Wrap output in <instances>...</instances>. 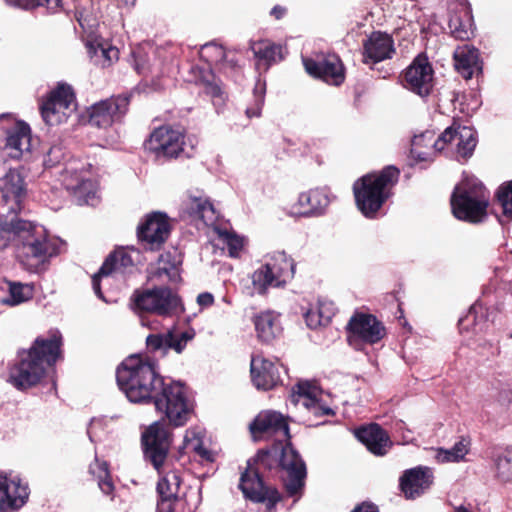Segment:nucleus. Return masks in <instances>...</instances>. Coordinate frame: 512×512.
Wrapping results in <instances>:
<instances>
[{
    "label": "nucleus",
    "instance_id": "obj_22",
    "mask_svg": "<svg viewBox=\"0 0 512 512\" xmlns=\"http://www.w3.org/2000/svg\"><path fill=\"white\" fill-rule=\"evenodd\" d=\"M306 72L328 84L339 85L344 81L343 65L336 55H321L316 59L303 58Z\"/></svg>",
    "mask_w": 512,
    "mask_h": 512
},
{
    "label": "nucleus",
    "instance_id": "obj_24",
    "mask_svg": "<svg viewBox=\"0 0 512 512\" xmlns=\"http://www.w3.org/2000/svg\"><path fill=\"white\" fill-rule=\"evenodd\" d=\"M28 486L17 476L0 475V511L13 512L28 499Z\"/></svg>",
    "mask_w": 512,
    "mask_h": 512
},
{
    "label": "nucleus",
    "instance_id": "obj_58",
    "mask_svg": "<svg viewBox=\"0 0 512 512\" xmlns=\"http://www.w3.org/2000/svg\"><path fill=\"white\" fill-rule=\"evenodd\" d=\"M172 499L173 498H161L160 502H158V505H157V511L158 512H173Z\"/></svg>",
    "mask_w": 512,
    "mask_h": 512
},
{
    "label": "nucleus",
    "instance_id": "obj_36",
    "mask_svg": "<svg viewBox=\"0 0 512 512\" xmlns=\"http://www.w3.org/2000/svg\"><path fill=\"white\" fill-rule=\"evenodd\" d=\"M216 234L215 245L228 250V255L237 258L244 246V239L227 227H222L218 222L212 227Z\"/></svg>",
    "mask_w": 512,
    "mask_h": 512
},
{
    "label": "nucleus",
    "instance_id": "obj_18",
    "mask_svg": "<svg viewBox=\"0 0 512 512\" xmlns=\"http://www.w3.org/2000/svg\"><path fill=\"white\" fill-rule=\"evenodd\" d=\"M404 87L420 97L430 94L433 69L425 56L416 57L403 74Z\"/></svg>",
    "mask_w": 512,
    "mask_h": 512
},
{
    "label": "nucleus",
    "instance_id": "obj_8",
    "mask_svg": "<svg viewBox=\"0 0 512 512\" xmlns=\"http://www.w3.org/2000/svg\"><path fill=\"white\" fill-rule=\"evenodd\" d=\"M490 194L476 178L466 177L451 196L453 215L469 223H481L487 217Z\"/></svg>",
    "mask_w": 512,
    "mask_h": 512
},
{
    "label": "nucleus",
    "instance_id": "obj_42",
    "mask_svg": "<svg viewBox=\"0 0 512 512\" xmlns=\"http://www.w3.org/2000/svg\"><path fill=\"white\" fill-rule=\"evenodd\" d=\"M8 285V295L1 300L3 304L17 306L32 298L33 292L29 285L17 282H9Z\"/></svg>",
    "mask_w": 512,
    "mask_h": 512
},
{
    "label": "nucleus",
    "instance_id": "obj_15",
    "mask_svg": "<svg viewBox=\"0 0 512 512\" xmlns=\"http://www.w3.org/2000/svg\"><path fill=\"white\" fill-rule=\"evenodd\" d=\"M128 95L113 96L93 104L89 110V123L98 128H108L121 121L128 111Z\"/></svg>",
    "mask_w": 512,
    "mask_h": 512
},
{
    "label": "nucleus",
    "instance_id": "obj_64",
    "mask_svg": "<svg viewBox=\"0 0 512 512\" xmlns=\"http://www.w3.org/2000/svg\"><path fill=\"white\" fill-rule=\"evenodd\" d=\"M223 301L226 302L227 304H230V301L226 297L223 298Z\"/></svg>",
    "mask_w": 512,
    "mask_h": 512
},
{
    "label": "nucleus",
    "instance_id": "obj_38",
    "mask_svg": "<svg viewBox=\"0 0 512 512\" xmlns=\"http://www.w3.org/2000/svg\"><path fill=\"white\" fill-rule=\"evenodd\" d=\"M335 314V305L331 301H319L317 307L309 309L304 317L308 327L315 329L330 322Z\"/></svg>",
    "mask_w": 512,
    "mask_h": 512
},
{
    "label": "nucleus",
    "instance_id": "obj_13",
    "mask_svg": "<svg viewBox=\"0 0 512 512\" xmlns=\"http://www.w3.org/2000/svg\"><path fill=\"white\" fill-rule=\"evenodd\" d=\"M250 430L256 440L274 438L278 444H275L271 450L275 447L281 449L287 445L292 447L291 443L287 442L290 437L289 427L281 413L276 411H263L259 413L250 424Z\"/></svg>",
    "mask_w": 512,
    "mask_h": 512
},
{
    "label": "nucleus",
    "instance_id": "obj_5",
    "mask_svg": "<svg viewBox=\"0 0 512 512\" xmlns=\"http://www.w3.org/2000/svg\"><path fill=\"white\" fill-rule=\"evenodd\" d=\"M116 380L120 390L133 403H148L162 384L156 363L148 357L132 355L118 367Z\"/></svg>",
    "mask_w": 512,
    "mask_h": 512
},
{
    "label": "nucleus",
    "instance_id": "obj_57",
    "mask_svg": "<svg viewBox=\"0 0 512 512\" xmlns=\"http://www.w3.org/2000/svg\"><path fill=\"white\" fill-rule=\"evenodd\" d=\"M214 297L211 293L204 292L198 295L197 297V303L201 307H209L213 304Z\"/></svg>",
    "mask_w": 512,
    "mask_h": 512
},
{
    "label": "nucleus",
    "instance_id": "obj_9",
    "mask_svg": "<svg viewBox=\"0 0 512 512\" xmlns=\"http://www.w3.org/2000/svg\"><path fill=\"white\" fill-rule=\"evenodd\" d=\"M158 412L162 413L175 427L183 426L193 412V404L188 397L187 387L180 381L165 382L159 385L151 398Z\"/></svg>",
    "mask_w": 512,
    "mask_h": 512
},
{
    "label": "nucleus",
    "instance_id": "obj_26",
    "mask_svg": "<svg viewBox=\"0 0 512 512\" xmlns=\"http://www.w3.org/2000/svg\"><path fill=\"white\" fill-rule=\"evenodd\" d=\"M394 53L392 37L383 32H373L363 43V62L366 64L391 59Z\"/></svg>",
    "mask_w": 512,
    "mask_h": 512
},
{
    "label": "nucleus",
    "instance_id": "obj_50",
    "mask_svg": "<svg viewBox=\"0 0 512 512\" xmlns=\"http://www.w3.org/2000/svg\"><path fill=\"white\" fill-rule=\"evenodd\" d=\"M450 32L456 39L465 40L470 37L472 31L468 22L463 23L459 17H453L449 21Z\"/></svg>",
    "mask_w": 512,
    "mask_h": 512
},
{
    "label": "nucleus",
    "instance_id": "obj_46",
    "mask_svg": "<svg viewBox=\"0 0 512 512\" xmlns=\"http://www.w3.org/2000/svg\"><path fill=\"white\" fill-rule=\"evenodd\" d=\"M89 469L90 472L97 477L98 485L102 492L109 495L113 491L114 486L109 477L107 463L95 459L94 464H91Z\"/></svg>",
    "mask_w": 512,
    "mask_h": 512
},
{
    "label": "nucleus",
    "instance_id": "obj_56",
    "mask_svg": "<svg viewBox=\"0 0 512 512\" xmlns=\"http://www.w3.org/2000/svg\"><path fill=\"white\" fill-rule=\"evenodd\" d=\"M102 425V422L101 420L99 419H92L91 422H90V425H89V428L87 430V434L89 436V439L94 442L97 438V428H100Z\"/></svg>",
    "mask_w": 512,
    "mask_h": 512
},
{
    "label": "nucleus",
    "instance_id": "obj_25",
    "mask_svg": "<svg viewBox=\"0 0 512 512\" xmlns=\"http://www.w3.org/2000/svg\"><path fill=\"white\" fill-rule=\"evenodd\" d=\"M250 372L252 383L258 390L273 389L281 382L278 366L262 355L252 356Z\"/></svg>",
    "mask_w": 512,
    "mask_h": 512
},
{
    "label": "nucleus",
    "instance_id": "obj_61",
    "mask_svg": "<svg viewBox=\"0 0 512 512\" xmlns=\"http://www.w3.org/2000/svg\"><path fill=\"white\" fill-rule=\"evenodd\" d=\"M202 437L201 431L196 429H188L185 433L184 440H197Z\"/></svg>",
    "mask_w": 512,
    "mask_h": 512
},
{
    "label": "nucleus",
    "instance_id": "obj_63",
    "mask_svg": "<svg viewBox=\"0 0 512 512\" xmlns=\"http://www.w3.org/2000/svg\"><path fill=\"white\" fill-rule=\"evenodd\" d=\"M77 20H78L80 26L84 28V22L82 20V17L77 18Z\"/></svg>",
    "mask_w": 512,
    "mask_h": 512
},
{
    "label": "nucleus",
    "instance_id": "obj_39",
    "mask_svg": "<svg viewBox=\"0 0 512 512\" xmlns=\"http://www.w3.org/2000/svg\"><path fill=\"white\" fill-rule=\"evenodd\" d=\"M254 55L259 60V65L263 62L265 69L271 64L281 61L283 59V48L280 45L270 43L268 41H261L252 46Z\"/></svg>",
    "mask_w": 512,
    "mask_h": 512
},
{
    "label": "nucleus",
    "instance_id": "obj_51",
    "mask_svg": "<svg viewBox=\"0 0 512 512\" xmlns=\"http://www.w3.org/2000/svg\"><path fill=\"white\" fill-rule=\"evenodd\" d=\"M183 448L195 452L198 456H200L202 459L206 461H213V455L212 453L203 447L202 444V437L197 440H184L183 441Z\"/></svg>",
    "mask_w": 512,
    "mask_h": 512
},
{
    "label": "nucleus",
    "instance_id": "obj_28",
    "mask_svg": "<svg viewBox=\"0 0 512 512\" xmlns=\"http://www.w3.org/2000/svg\"><path fill=\"white\" fill-rule=\"evenodd\" d=\"M330 203L327 192L323 189H311L299 194L293 206L294 212L304 217L322 215Z\"/></svg>",
    "mask_w": 512,
    "mask_h": 512
},
{
    "label": "nucleus",
    "instance_id": "obj_49",
    "mask_svg": "<svg viewBox=\"0 0 512 512\" xmlns=\"http://www.w3.org/2000/svg\"><path fill=\"white\" fill-rule=\"evenodd\" d=\"M497 200L502 207L503 217L512 220V181L501 185L497 191Z\"/></svg>",
    "mask_w": 512,
    "mask_h": 512
},
{
    "label": "nucleus",
    "instance_id": "obj_3",
    "mask_svg": "<svg viewBox=\"0 0 512 512\" xmlns=\"http://www.w3.org/2000/svg\"><path fill=\"white\" fill-rule=\"evenodd\" d=\"M476 144V132L471 127L453 124L437 139L434 132L427 130L411 140V164L431 162L437 152L455 156L458 161L467 160L472 156Z\"/></svg>",
    "mask_w": 512,
    "mask_h": 512
},
{
    "label": "nucleus",
    "instance_id": "obj_11",
    "mask_svg": "<svg viewBox=\"0 0 512 512\" xmlns=\"http://www.w3.org/2000/svg\"><path fill=\"white\" fill-rule=\"evenodd\" d=\"M61 182L78 198L80 204H93L96 184L90 179L84 163L78 160L69 161L61 173Z\"/></svg>",
    "mask_w": 512,
    "mask_h": 512
},
{
    "label": "nucleus",
    "instance_id": "obj_12",
    "mask_svg": "<svg viewBox=\"0 0 512 512\" xmlns=\"http://www.w3.org/2000/svg\"><path fill=\"white\" fill-rule=\"evenodd\" d=\"M46 124L53 126L65 122L75 110V95L71 86L59 85L40 106Z\"/></svg>",
    "mask_w": 512,
    "mask_h": 512
},
{
    "label": "nucleus",
    "instance_id": "obj_23",
    "mask_svg": "<svg viewBox=\"0 0 512 512\" xmlns=\"http://www.w3.org/2000/svg\"><path fill=\"white\" fill-rule=\"evenodd\" d=\"M170 226L164 214L155 212L148 215L138 227V238L146 249L158 250L168 238Z\"/></svg>",
    "mask_w": 512,
    "mask_h": 512
},
{
    "label": "nucleus",
    "instance_id": "obj_37",
    "mask_svg": "<svg viewBox=\"0 0 512 512\" xmlns=\"http://www.w3.org/2000/svg\"><path fill=\"white\" fill-rule=\"evenodd\" d=\"M255 329L259 339L263 342H270L281 332L279 316L274 312H262L255 317Z\"/></svg>",
    "mask_w": 512,
    "mask_h": 512
},
{
    "label": "nucleus",
    "instance_id": "obj_40",
    "mask_svg": "<svg viewBox=\"0 0 512 512\" xmlns=\"http://www.w3.org/2000/svg\"><path fill=\"white\" fill-rule=\"evenodd\" d=\"M469 444L470 442L467 439L461 438L450 449H437L435 459L439 463L459 462L464 459L465 455L468 453Z\"/></svg>",
    "mask_w": 512,
    "mask_h": 512
},
{
    "label": "nucleus",
    "instance_id": "obj_30",
    "mask_svg": "<svg viewBox=\"0 0 512 512\" xmlns=\"http://www.w3.org/2000/svg\"><path fill=\"white\" fill-rule=\"evenodd\" d=\"M30 128L25 123H17L13 129L8 132L5 144L6 155L12 159H20L24 154H28L31 148Z\"/></svg>",
    "mask_w": 512,
    "mask_h": 512
},
{
    "label": "nucleus",
    "instance_id": "obj_41",
    "mask_svg": "<svg viewBox=\"0 0 512 512\" xmlns=\"http://www.w3.org/2000/svg\"><path fill=\"white\" fill-rule=\"evenodd\" d=\"M5 2L10 6L26 10L41 6L51 13H56L66 9L67 0H5Z\"/></svg>",
    "mask_w": 512,
    "mask_h": 512
},
{
    "label": "nucleus",
    "instance_id": "obj_7",
    "mask_svg": "<svg viewBox=\"0 0 512 512\" xmlns=\"http://www.w3.org/2000/svg\"><path fill=\"white\" fill-rule=\"evenodd\" d=\"M398 177L399 170L388 166L378 173L364 175L354 183L356 205L365 217H375L391 196V189L398 181Z\"/></svg>",
    "mask_w": 512,
    "mask_h": 512
},
{
    "label": "nucleus",
    "instance_id": "obj_10",
    "mask_svg": "<svg viewBox=\"0 0 512 512\" xmlns=\"http://www.w3.org/2000/svg\"><path fill=\"white\" fill-rule=\"evenodd\" d=\"M133 302L136 309L163 317H171L183 311L180 298L167 287L136 292Z\"/></svg>",
    "mask_w": 512,
    "mask_h": 512
},
{
    "label": "nucleus",
    "instance_id": "obj_2",
    "mask_svg": "<svg viewBox=\"0 0 512 512\" xmlns=\"http://www.w3.org/2000/svg\"><path fill=\"white\" fill-rule=\"evenodd\" d=\"M62 336L51 331L47 337H38L27 351L18 353L17 360L9 367L7 381L17 390L35 386L44 376L46 368L53 366L60 357Z\"/></svg>",
    "mask_w": 512,
    "mask_h": 512
},
{
    "label": "nucleus",
    "instance_id": "obj_45",
    "mask_svg": "<svg viewBox=\"0 0 512 512\" xmlns=\"http://www.w3.org/2000/svg\"><path fill=\"white\" fill-rule=\"evenodd\" d=\"M266 83L260 78L257 79L253 89V101L246 108L245 114L248 118L260 117L265 101Z\"/></svg>",
    "mask_w": 512,
    "mask_h": 512
},
{
    "label": "nucleus",
    "instance_id": "obj_44",
    "mask_svg": "<svg viewBox=\"0 0 512 512\" xmlns=\"http://www.w3.org/2000/svg\"><path fill=\"white\" fill-rule=\"evenodd\" d=\"M496 476L503 482L512 481V448H507L495 458Z\"/></svg>",
    "mask_w": 512,
    "mask_h": 512
},
{
    "label": "nucleus",
    "instance_id": "obj_52",
    "mask_svg": "<svg viewBox=\"0 0 512 512\" xmlns=\"http://www.w3.org/2000/svg\"><path fill=\"white\" fill-rule=\"evenodd\" d=\"M64 154L63 147L60 144L52 145L46 154L44 165L46 167L57 165L64 158Z\"/></svg>",
    "mask_w": 512,
    "mask_h": 512
},
{
    "label": "nucleus",
    "instance_id": "obj_34",
    "mask_svg": "<svg viewBox=\"0 0 512 512\" xmlns=\"http://www.w3.org/2000/svg\"><path fill=\"white\" fill-rule=\"evenodd\" d=\"M265 264L282 286L294 277L295 262L284 251L269 254Z\"/></svg>",
    "mask_w": 512,
    "mask_h": 512
},
{
    "label": "nucleus",
    "instance_id": "obj_43",
    "mask_svg": "<svg viewBox=\"0 0 512 512\" xmlns=\"http://www.w3.org/2000/svg\"><path fill=\"white\" fill-rule=\"evenodd\" d=\"M269 269L264 263L252 274V284L259 294H264L269 287L282 286Z\"/></svg>",
    "mask_w": 512,
    "mask_h": 512
},
{
    "label": "nucleus",
    "instance_id": "obj_27",
    "mask_svg": "<svg viewBox=\"0 0 512 512\" xmlns=\"http://www.w3.org/2000/svg\"><path fill=\"white\" fill-rule=\"evenodd\" d=\"M433 483V472L428 467L418 466L408 469L400 478V487L407 498L422 495Z\"/></svg>",
    "mask_w": 512,
    "mask_h": 512
},
{
    "label": "nucleus",
    "instance_id": "obj_59",
    "mask_svg": "<svg viewBox=\"0 0 512 512\" xmlns=\"http://www.w3.org/2000/svg\"><path fill=\"white\" fill-rule=\"evenodd\" d=\"M351 512H378V508L371 503H362L355 507Z\"/></svg>",
    "mask_w": 512,
    "mask_h": 512
},
{
    "label": "nucleus",
    "instance_id": "obj_19",
    "mask_svg": "<svg viewBox=\"0 0 512 512\" xmlns=\"http://www.w3.org/2000/svg\"><path fill=\"white\" fill-rule=\"evenodd\" d=\"M194 336L193 330L181 331L173 328L165 333L150 334L146 338V345L149 352L160 357H164L170 349L180 354Z\"/></svg>",
    "mask_w": 512,
    "mask_h": 512
},
{
    "label": "nucleus",
    "instance_id": "obj_35",
    "mask_svg": "<svg viewBox=\"0 0 512 512\" xmlns=\"http://www.w3.org/2000/svg\"><path fill=\"white\" fill-rule=\"evenodd\" d=\"M87 52L93 64L102 68L111 66L119 58V50L106 42H89Z\"/></svg>",
    "mask_w": 512,
    "mask_h": 512
},
{
    "label": "nucleus",
    "instance_id": "obj_6",
    "mask_svg": "<svg viewBox=\"0 0 512 512\" xmlns=\"http://www.w3.org/2000/svg\"><path fill=\"white\" fill-rule=\"evenodd\" d=\"M16 233L17 256L28 267L36 268L59 253L61 241L50 236L42 225L23 220Z\"/></svg>",
    "mask_w": 512,
    "mask_h": 512
},
{
    "label": "nucleus",
    "instance_id": "obj_53",
    "mask_svg": "<svg viewBox=\"0 0 512 512\" xmlns=\"http://www.w3.org/2000/svg\"><path fill=\"white\" fill-rule=\"evenodd\" d=\"M201 83L204 86V92L210 95L212 98H221L222 99V89L219 83L214 81V76L209 74L207 77H204L201 80Z\"/></svg>",
    "mask_w": 512,
    "mask_h": 512
},
{
    "label": "nucleus",
    "instance_id": "obj_4",
    "mask_svg": "<svg viewBox=\"0 0 512 512\" xmlns=\"http://www.w3.org/2000/svg\"><path fill=\"white\" fill-rule=\"evenodd\" d=\"M171 444V432L163 422L152 423L142 434L145 460L160 476L157 483L160 498H175L181 484L179 471L172 468V459L168 456Z\"/></svg>",
    "mask_w": 512,
    "mask_h": 512
},
{
    "label": "nucleus",
    "instance_id": "obj_60",
    "mask_svg": "<svg viewBox=\"0 0 512 512\" xmlns=\"http://www.w3.org/2000/svg\"><path fill=\"white\" fill-rule=\"evenodd\" d=\"M287 12V9L283 6L276 5L271 9V16H273L275 19L280 20L282 19Z\"/></svg>",
    "mask_w": 512,
    "mask_h": 512
},
{
    "label": "nucleus",
    "instance_id": "obj_17",
    "mask_svg": "<svg viewBox=\"0 0 512 512\" xmlns=\"http://www.w3.org/2000/svg\"><path fill=\"white\" fill-rule=\"evenodd\" d=\"M290 403L296 408L306 410L316 418L334 415V411L323 402L322 390L308 381L298 382L293 387Z\"/></svg>",
    "mask_w": 512,
    "mask_h": 512
},
{
    "label": "nucleus",
    "instance_id": "obj_1",
    "mask_svg": "<svg viewBox=\"0 0 512 512\" xmlns=\"http://www.w3.org/2000/svg\"><path fill=\"white\" fill-rule=\"evenodd\" d=\"M278 468L282 471V482L288 497L296 503L303 495L307 476L306 464L300 454L290 445L260 451L256 458L247 462L246 470L241 474L239 488L244 497L255 503H266L268 512L282 499L276 488L265 486L261 469Z\"/></svg>",
    "mask_w": 512,
    "mask_h": 512
},
{
    "label": "nucleus",
    "instance_id": "obj_33",
    "mask_svg": "<svg viewBox=\"0 0 512 512\" xmlns=\"http://www.w3.org/2000/svg\"><path fill=\"white\" fill-rule=\"evenodd\" d=\"M456 70L465 78L470 79L481 71L478 50L469 45L459 46L454 52Z\"/></svg>",
    "mask_w": 512,
    "mask_h": 512
},
{
    "label": "nucleus",
    "instance_id": "obj_29",
    "mask_svg": "<svg viewBox=\"0 0 512 512\" xmlns=\"http://www.w3.org/2000/svg\"><path fill=\"white\" fill-rule=\"evenodd\" d=\"M355 436L371 453L378 456L386 454L391 445L388 435L378 424L357 429Z\"/></svg>",
    "mask_w": 512,
    "mask_h": 512
},
{
    "label": "nucleus",
    "instance_id": "obj_14",
    "mask_svg": "<svg viewBox=\"0 0 512 512\" xmlns=\"http://www.w3.org/2000/svg\"><path fill=\"white\" fill-rule=\"evenodd\" d=\"M183 145V133L168 126L155 129L145 142L146 150L159 160L178 157L183 152Z\"/></svg>",
    "mask_w": 512,
    "mask_h": 512
},
{
    "label": "nucleus",
    "instance_id": "obj_31",
    "mask_svg": "<svg viewBox=\"0 0 512 512\" xmlns=\"http://www.w3.org/2000/svg\"><path fill=\"white\" fill-rule=\"evenodd\" d=\"M488 317V309L480 301H476L468 313L459 320V330L464 333L469 332L471 328L474 334L484 333L489 328Z\"/></svg>",
    "mask_w": 512,
    "mask_h": 512
},
{
    "label": "nucleus",
    "instance_id": "obj_48",
    "mask_svg": "<svg viewBox=\"0 0 512 512\" xmlns=\"http://www.w3.org/2000/svg\"><path fill=\"white\" fill-rule=\"evenodd\" d=\"M199 53L200 57L210 66L222 64L226 58L224 48L216 43H207L203 45Z\"/></svg>",
    "mask_w": 512,
    "mask_h": 512
},
{
    "label": "nucleus",
    "instance_id": "obj_16",
    "mask_svg": "<svg viewBox=\"0 0 512 512\" xmlns=\"http://www.w3.org/2000/svg\"><path fill=\"white\" fill-rule=\"evenodd\" d=\"M180 215L192 222L201 221L205 226L213 227L219 214L209 198L200 190H189L180 206Z\"/></svg>",
    "mask_w": 512,
    "mask_h": 512
},
{
    "label": "nucleus",
    "instance_id": "obj_47",
    "mask_svg": "<svg viewBox=\"0 0 512 512\" xmlns=\"http://www.w3.org/2000/svg\"><path fill=\"white\" fill-rule=\"evenodd\" d=\"M22 219L12 218L9 222H0V250L4 249L11 241L18 242V234L16 233L20 227Z\"/></svg>",
    "mask_w": 512,
    "mask_h": 512
},
{
    "label": "nucleus",
    "instance_id": "obj_32",
    "mask_svg": "<svg viewBox=\"0 0 512 512\" xmlns=\"http://www.w3.org/2000/svg\"><path fill=\"white\" fill-rule=\"evenodd\" d=\"M24 187V178L17 169H9L0 177L2 198L6 203L12 202L11 209H14V205H19L20 198L24 193Z\"/></svg>",
    "mask_w": 512,
    "mask_h": 512
},
{
    "label": "nucleus",
    "instance_id": "obj_21",
    "mask_svg": "<svg viewBox=\"0 0 512 512\" xmlns=\"http://www.w3.org/2000/svg\"><path fill=\"white\" fill-rule=\"evenodd\" d=\"M139 256V251L131 248L130 250L118 249L110 254L102 264L99 272L92 278V285L95 294L99 298H103L99 279L107 277L111 274H124L129 268L134 266L136 258Z\"/></svg>",
    "mask_w": 512,
    "mask_h": 512
},
{
    "label": "nucleus",
    "instance_id": "obj_20",
    "mask_svg": "<svg viewBox=\"0 0 512 512\" xmlns=\"http://www.w3.org/2000/svg\"><path fill=\"white\" fill-rule=\"evenodd\" d=\"M350 331L349 343L356 345L361 341L374 344L380 341L385 335V328L377 318L370 314H357L348 323Z\"/></svg>",
    "mask_w": 512,
    "mask_h": 512
},
{
    "label": "nucleus",
    "instance_id": "obj_62",
    "mask_svg": "<svg viewBox=\"0 0 512 512\" xmlns=\"http://www.w3.org/2000/svg\"><path fill=\"white\" fill-rule=\"evenodd\" d=\"M454 512H471L463 506L456 507Z\"/></svg>",
    "mask_w": 512,
    "mask_h": 512
},
{
    "label": "nucleus",
    "instance_id": "obj_55",
    "mask_svg": "<svg viewBox=\"0 0 512 512\" xmlns=\"http://www.w3.org/2000/svg\"><path fill=\"white\" fill-rule=\"evenodd\" d=\"M498 401L502 405H512V390L509 388H504L498 393Z\"/></svg>",
    "mask_w": 512,
    "mask_h": 512
},
{
    "label": "nucleus",
    "instance_id": "obj_54",
    "mask_svg": "<svg viewBox=\"0 0 512 512\" xmlns=\"http://www.w3.org/2000/svg\"><path fill=\"white\" fill-rule=\"evenodd\" d=\"M166 275L169 279L171 280H174L176 279V277L178 276V272H177V269L174 267V266H170V267H166V266H163V267H159L156 271V275L158 277H161L162 275Z\"/></svg>",
    "mask_w": 512,
    "mask_h": 512
}]
</instances>
